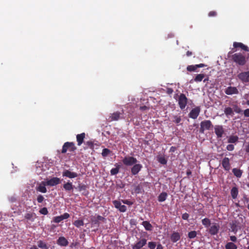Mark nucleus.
Returning <instances> with one entry per match:
<instances>
[{
    "label": "nucleus",
    "instance_id": "9b49d317",
    "mask_svg": "<svg viewBox=\"0 0 249 249\" xmlns=\"http://www.w3.org/2000/svg\"><path fill=\"white\" fill-rule=\"evenodd\" d=\"M200 111V107H196L194 108H193L189 114L190 118L196 119L198 116Z\"/></svg>",
    "mask_w": 249,
    "mask_h": 249
},
{
    "label": "nucleus",
    "instance_id": "f3484780",
    "mask_svg": "<svg viewBox=\"0 0 249 249\" xmlns=\"http://www.w3.org/2000/svg\"><path fill=\"white\" fill-rule=\"evenodd\" d=\"M69 217L70 214L68 213H66L60 216L54 217L53 218V221L55 223H58L64 219L68 218Z\"/></svg>",
    "mask_w": 249,
    "mask_h": 249
},
{
    "label": "nucleus",
    "instance_id": "1a4fd4ad",
    "mask_svg": "<svg viewBox=\"0 0 249 249\" xmlns=\"http://www.w3.org/2000/svg\"><path fill=\"white\" fill-rule=\"evenodd\" d=\"M114 207L117 209L120 212L124 213L126 211V207L124 205H122L120 201L115 200L112 201Z\"/></svg>",
    "mask_w": 249,
    "mask_h": 249
},
{
    "label": "nucleus",
    "instance_id": "6e6d98bb",
    "mask_svg": "<svg viewBox=\"0 0 249 249\" xmlns=\"http://www.w3.org/2000/svg\"><path fill=\"white\" fill-rule=\"evenodd\" d=\"M96 219H97V221H104L106 219L105 217L101 216V215H98L96 217Z\"/></svg>",
    "mask_w": 249,
    "mask_h": 249
},
{
    "label": "nucleus",
    "instance_id": "338daca9",
    "mask_svg": "<svg viewBox=\"0 0 249 249\" xmlns=\"http://www.w3.org/2000/svg\"><path fill=\"white\" fill-rule=\"evenodd\" d=\"M156 249H163V247L160 244H159L157 245Z\"/></svg>",
    "mask_w": 249,
    "mask_h": 249
},
{
    "label": "nucleus",
    "instance_id": "2eb2a0df",
    "mask_svg": "<svg viewBox=\"0 0 249 249\" xmlns=\"http://www.w3.org/2000/svg\"><path fill=\"white\" fill-rule=\"evenodd\" d=\"M238 77L243 82H249V71L241 72L238 75Z\"/></svg>",
    "mask_w": 249,
    "mask_h": 249
},
{
    "label": "nucleus",
    "instance_id": "49530a36",
    "mask_svg": "<svg viewBox=\"0 0 249 249\" xmlns=\"http://www.w3.org/2000/svg\"><path fill=\"white\" fill-rule=\"evenodd\" d=\"M148 246L150 249H155L156 247V243L154 242H149Z\"/></svg>",
    "mask_w": 249,
    "mask_h": 249
},
{
    "label": "nucleus",
    "instance_id": "c03bdc74",
    "mask_svg": "<svg viewBox=\"0 0 249 249\" xmlns=\"http://www.w3.org/2000/svg\"><path fill=\"white\" fill-rule=\"evenodd\" d=\"M40 213L44 215H47L48 213V211L46 207L40 209L39 211Z\"/></svg>",
    "mask_w": 249,
    "mask_h": 249
},
{
    "label": "nucleus",
    "instance_id": "de8ad7c7",
    "mask_svg": "<svg viewBox=\"0 0 249 249\" xmlns=\"http://www.w3.org/2000/svg\"><path fill=\"white\" fill-rule=\"evenodd\" d=\"M86 144L90 149H93L94 148V144L93 142L91 141L87 142Z\"/></svg>",
    "mask_w": 249,
    "mask_h": 249
},
{
    "label": "nucleus",
    "instance_id": "e2e57ef3",
    "mask_svg": "<svg viewBox=\"0 0 249 249\" xmlns=\"http://www.w3.org/2000/svg\"><path fill=\"white\" fill-rule=\"evenodd\" d=\"M198 213L200 215H205L204 211L201 209H200L199 210H198Z\"/></svg>",
    "mask_w": 249,
    "mask_h": 249
},
{
    "label": "nucleus",
    "instance_id": "39448f33",
    "mask_svg": "<svg viewBox=\"0 0 249 249\" xmlns=\"http://www.w3.org/2000/svg\"><path fill=\"white\" fill-rule=\"evenodd\" d=\"M124 165L127 166H130L134 165L137 162L136 158L131 156H126L122 160Z\"/></svg>",
    "mask_w": 249,
    "mask_h": 249
},
{
    "label": "nucleus",
    "instance_id": "72a5a7b5",
    "mask_svg": "<svg viewBox=\"0 0 249 249\" xmlns=\"http://www.w3.org/2000/svg\"><path fill=\"white\" fill-rule=\"evenodd\" d=\"M63 188L66 191H71L73 190V185L71 182H68L63 185Z\"/></svg>",
    "mask_w": 249,
    "mask_h": 249
},
{
    "label": "nucleus",
    "instance_id": "4d7b16f0",
    "mask_svg": "<svg viewBox=\"0 0 249 249\" xmlns=\"http://www.w3.org/2000/svg\"><path fill=\"white\" fill-rule=\"evenodd\" d=\"M244 115L246 117H249V108H247L244 111Z\"/></svg>",
    "mask_w": 249,
    "mask_h": 249
},
{
    "label": "nucleus",
    "instance_id": "f257e3e1",
    "mask_svg": "<svg viewBox=\"0 0 249 249\" xmlns=\"http://www.w3.org/2000/svg\"><path fill=\"white\" fill-rule=\"evenodd\" d=\"M229 52L228 53V58L236 65L243 66L246 65L249 59V54L243 53H235Z\"/></svg>",
    "mask_w": 249,
    "mask_h": 249
},
{
    "label": "nucleus",
    "instance_id": "f03ea898",
    "mask_svg": "<svg viewBox=\"0 0 249 249\" xmlns=\"http://www.w3.org/2000/svg\"><path fill=\"white\" fill-rule=\"evenodd\" d=\"M188 98L184 93H180L178 95L177 99L179 108L182 110L184 109L188 104Z\"/></svg>",
    "mask_w": 249,
    "mask_h": 249
},
{
    "label": "nucleus",
    "instance_id": "7c9ffc66",
    "mask_svg": "<svg viewBox=\"0 0 249 249\" xmlns=\"http://www.w3.org/2000/svg\"><path fill=\"white\" fill-rule=\"evenodd\" d=\"M233 174L237 178H240L242 175V171L237 168H233L232 170Z\"/></svg>",
    "mask_w": 249,
    "mask_h": 249
},
{
    "label": "nucleus",
    "instance_id": "680f3d73",
    "mask_svg": "<svg viewBox=\"0 0 249 249\" xmlns=\"http://www.w3.org/2000/svg\"><path fill=\"white\" fill-rule=\"evenodd\" d=\"M140 109L141 110L143 111V110H145L148 109L149 108H148V107H147L146 106H143L140 107Z\"/></svg>",
    "mask_w": 249,
    "mask_h": 249
},
{
    "label": "nucleus",
    "instance_id": "bf43d9fd",
    "mask_svg": "<svg viewBox=\"0 0 249 249\" xmlns=\"http://www.w3.org/2000/svg\"><path fill=\"white\" fill-rule=\"evenodd\" d=\"M230 240L231 242H236L237 241V238L235 236L232 235L230 236Z\"/></svg>",
    "mask_w": 249,
    "mask_h": 249
},
{
    "label": "nucleus",
    "instance_id": "20e7f679",
    "mask_svg": "<svg viewBox=\"0 0 249 249\" xmlns=\"http://www.w3.org/2000/svg\"><path fill=\"white\" fill-rule=\"evenodd\" d=\"M199 132L204 133L205 130H210L213 127L212 122L210 120H204L200 123Z\"/></svg>",
    "mask_w": 249,
    "mask_h": 249
},
{
    "label": "nucleus",
    "instance_id": "a18cd8bd",
    "mask_svg": "<svg viewBox=\"0 0 249 249\" xmlns=\"http://www.w3.org/2000/svg\"><path fill=\"white\" fill-rule=\"evenodd\" d=\"M44 200L45 198L44 196L41 195H39L37 196L36 200L38 203H42Z\"/></svg>",
    "mask_w": 249,
    "mask_h": 249
},
{
    "label": "nucleus",
    "instance_id": "13d9d810",
    "mask_svg": "<svg viewBox=\"0 0 249 249\" xmlns=\"http://www.w3.org/2000/svg\"><path fill=\"white\" fill-rule=\"evenodd\" d=\"M91 221L93 224L99 225V222L97 221V219L95 218H93L91 219Z\"/></svg>",
    "mask_w": 249,
    "mask_h": 249
},
{
    "label": "nucleus",
    "instance_id": "473e14b6",
    "mask_svg": "<svg viewBox=\"0 0 249 249\" xmlns=\"http://www.w3.org/2000/svg\"><path fill=\"white\" fill-rule=\"evenodd\" d=\"M238 139L237 136L231 135L229 137L228 142L229 143H235L238 141Z\"/></svg>",
    "mask_w": 249,
    "mask_h": 249
},
{
    "label": "nucleus",
    "instance_id": "412c9836",
    "mask_svg": "<svg viewBox=\"0 0 249 249\" xmlns=\"http://www.w3.org/2000/svg\"><path fill=\"white\" fill-rule=\"evenodd\" d=\"M57 244L60 246L66 247L68 245L69 242L65 237L61 236L57 239Z\"/></svg>",
    "mask_w": 249,
    "mask_h": 249
},
{
    "label": "nucleus",
    "instance_id": "69168bd1",
    "mask_svg": "<svg viewBox=\"0 0 249 249\" xmlns=\"http://www.w3.org/2000/svg\"><path fill=\"white\" fill-rule=\"evenodd\" d=\"M176 150V147H175V146H172L171 147L170 149V152H174Z\"/></svg>",
    "mask_w": 249,
    "mask_h": 249
},
{
    "label": "nucleus",
    "instance_id": "864d4df0",
    "mask_svg": "<svg viewBox=\"0 0 249 249\" xmlns=\"http://www.w3.org/2000/svg\"><path fill=\"white\" fill-rule=\"evenodd\" d=\"M216 15H217V13H216V12H215L214 11H210L208 14V16L209 17H215V16H216Z\"/></svg>",
    "mask_w": 249,
    "mask_h": 249
},
{
    "label": "nucleus",
    "instance_id": "5701e85b",
    "mask_svg": "<svg viewBox=\"0 0 249 249\" xmlns=\"http://www.w3.org/2000/svg\"><path fill=\"white\" fill-rule=\"evenodd\" d=\"M85 136L86 134L84 132L76 135V141L78 146H80L83 143Z\"/></svg>",
    "mask_w": 249,
    "mask_h": 249
},
{
    "label": "nucleus",
    "instance_id": "4be33fe9",
    "mask_svg": "<svg viewBox=\"0 0 249 249\" xmlns=\"http://www.w3.org/2000/svg\"><path fill=\"white\" fill-rule=\"evenodd\" d=\"M46 186H47L46 184H45V181H42L41 183L39 184L38 186L36 187V190L37 191L42 193H45L47 192V190L46 188Z\"/></svg>",
    "mask_w": 249,
    "mask_h": 249
},
{
    "label": "nucleus",
    "instance_id": "6e6552de",
    "mask_svg": "<svg viewBox=\"0 0 249 249\" xmlns=\"http://www.w3.org/2000/svg\"><path fill=\"white\" fill-rule=\"evenodd\" d=\"M220 226L218 223H213V225L210 227L209 229V233L211 235H216L219 231Z\"/></svg>",
    "mask_w": 249,
    "mask_h": 249
},
{
    "label": "nucleus",
    "instance_id": "f8f14e48",
    "mask_svg": "<svg viewBox=\"0 0 249 249\" xmlns=\"http://www.w3.org/2000/svg\"><path fill=\"white\" fill-rule=\"evenodd\" d=\"M214 132L217 138H221L224 133V129L222 125H216L214 126Z\"/></svg>",
    "mask_w": 249,
    "mask_h": 249
},
{
    "label": "nucleus",
    "instance_id": "c9c22d12",
    "mask_svg": "<svg viewBox=\"0 0 249 249\" xmlns=\"http://www.w3.org/2000/svg\"><path fill=\"white\" fill-rule=\"evenodd\" d=\"M116 167L112 168L110 170V174L111 175H115L117 174L119 172L120 165L116 163L115 165Z\"/></svg>",
    "mask_w": 249,
    "mask_h": 249
},
{
    "label": "nucleus",
    "instance_id": "a19ab883",
    "mask_svg": "<svg viewBox=\"0 0 249 249\" xmlns=\"http://www.w3.org/2000/svg\"><path fill=\"white\" fill-rule=\"evenodd\" d=\"M197 233L195 231H191L189 232L188 234V238L190 239H193L195 238L196 236Z\"/></svg>",
    "mask_w": 249,
    "mask_h": 249
},
{
    "label": "nucleus",
    "instance_id": "bb28decb",
    "mask_svg": "<svg viewBox=\"0 0 249 249\" xmlns=\"http://www.w3.org/2000/svg\"><path fill=\"white\" fill-rule=\"evenodd\" d=\"M171 119L172 120V121L174 123H175L176 124H179L181 121V118L180 116H178V115H172L171 116Z\"/></svg>",
    "mask_w": 249,
    "mask_h": 249
},
{
    "label": "nucleus",
    "instance_id": "dca6fc26",
    "mask_svg": "<svg viewBox=\"0 0 249 249\" xmlns=\"http://www.w3.org/2000/svg\"><path fill=\"white\" fill-rule=\"evenodd\" d=\"M147 240L142 238L132 246V249H141L146 244Z\"/></svg>",
    "mask_w": 249,
    "mask_h": 249
},
{
    "label": "nucleus",
    "instance_id": "79ce46f5",
    "mask_svg": "<svg viewBox=\"0 0 249 249\" xmlns=\"http://www.w3.org/2000/svg\"><path fill=\"white\" fill-rule=\"evenodd\" d=\"M110 152L111 151L109 149L107 148H104L102 150V155L103 157H107Z\"/></svg>",
    "mask_w": 249,
    "mask_h": 249
},
{
    "label": "nucleus",
    "instance_id": "5fc2aeb1",
    "mask_svg": "<svg viewBox=\"0 0 249 249\" xmlns=\"http://www.w3.org/2000/svg\"><path fill=\"white\" fill-rule=\"evenodd\" d=\"M189 217V214L186 213L182 214V218L184 220H188Z\"/></svg>",
    "mask_w": 249,
    "mask_h": 249
},
{
    "label": "nucleus",
    "instance_id": "423d86ee",
    "mask_svg": "<svg viewBox=\"0 0 249 249\" xmlns=\"http://www.w3.org/2000/svg\"><path fill=\"white\" fill-rule=\"evenodd\" d=\"M233 48L232 49L231 52H236L238 51V48H240L242 50H243L245 52H249V48L241 42H233Z\"/></svg>",
    "mask_w": 249,
    "mask_h": 249
},
{
    "label": "nucleus",
    "instance_id": "393cba45",
    "mask_svg": "<svg viewBox=\"0 0 249 249\" xmlns=\"http://www.w3.org/2000/svg\"><path fill=\"white\" fill-rule=\"evenodd\" d=\"M24 217L26 219L33 222L36 217V214L33 212H29L25 214Z\"/></svg>",
    "mask_w": 249,
    "mask_h": 249
},
{
    "label": "nucleus",
    "instance_id": "3c124183",
    "mask_svg": "<svg viewBox=\"0 0 249 249\" xmlns=\"http://www.w3.org/2000/svg\"><path fill=\"white\" fill-rule=\"evenodd\" d=\"M226 149L228 150V151H231L232 150H234V146L233 144H228L227 147H226Z\"/></svg>",
    "mask_w": 249,
    "mask_h": 249
},
{
    "label": "nucleus",
    "instance_id": "aec40b11",
    "mask_svg": "<svg viewBox=\"0 0 249 249\" xmlns=\"http://www.w3.org/2000/svg\"><path fill=\"white\" fill-rule=\"evenodd\" d=\"M225 92L227 95H232L234 94H238V90L236 87L230 86L225 89Z\"/></svg>",
    "mask_w": 249,
    "mask_h": 249
},
{
    "label": "nucleus",
    "instance_id": "e433bc0d",
    "mask_svg": "<svg viewBox=\"0 0 249 249\" xmlns=\"http://www.w3.org/2000/svg\"><path fill=\"white\" fill-rule=\"evenodd\" d=\"M37 246L41 249H48L46 243L42 240H39L37 242Z\"/></svg>",
    "mask_w": 249,
    "mask_h": 249
},
{
    "label": "nucleus",
    "instance_id": "7ed1b4c3",
    "mask_svg": "<svg viewBox=\"0 0 249 249\" xmlns=\"http://www.w3.org/2000/svg\"><path fill=\"white\" fill-rule=\"evenodd\" d=\"M76 147L73 142H66L62 146L61 153L65 154L68 150L70 152H74L76 150Z\"/></svg>",
    "mask_w": 249,
    "mask_h": 249
},
{
    "label": "nucleus",
    "instance_id": "ddd939ff",
    "mask_svg": "<svg viewBox=\"0 0 249 249\" xmlns=\"http://www.w3.org/2000/svg\"><path fill=\"white\" fill-rule=\"evenodd\" d=\"M122 113L118 111L115 112L111 113L108 117V120L109 122L117 121L122 118Z\"/></svg>",
    "mask_w": 249,
    "mask_h": 249
},
{
    "label": "nucleus",
    "instance_id": "0eeeda50",
    "mask_svg": "<svg viewBox=\"0 0 249 249\" xmlns=\"http://www.w3.org/2000/svg\"><path fill=\"white\" fill-rule=\"evenodd\" d=\"M145 182H140L138 184H133V189L132 194L135 193L136 194H142L144 192L143 187L145 184Z\"/></svg>",
    "mask_w": 249,
    "mask_h": 249
},
{
    "label": "nucleus",
    "instance_id": "8fccbe9b",
    "mask_svg": "<svg viewBox=\"0 0 249 249\" xmlns=\"http://www.w3.org/2000/svg\"><path fill=\"white\" fill-rule=\"evenodd\" d=\"M122 202L125 204L128 205L129 206L132 205L133 204L132 201H131L128 199L122 200Z\"/></svg>",
    "mask_w": 249,
    "mask_h": 249
},
{
    "label": "nucleus",
    "instance_id": "58836bf2",
    "mask_svg": "<svg viewBox=\"0 0 249 249\" xmlns=\"http://www.w3.org/2000/svg\"><path fill=\"white\" fill-rule=\"evenodd\" d=\"M158 161L161 164L165 165L167 163V160L164 156H159L157 157Z\"/></svg>",
    "mask_w": 249,
    "mask_h": 249
},
{
    "label": "nucleus",
    "instance_id": "6ab92c4d",
    "mask_svg": "<svg viewBox=\"0 0 249 249\" xmlns=\"http://www.w3.org/2000/svg\"><path fill=\"white\" fill-rule=\"evenodd\" d=\"M62 176L70 178H75L78 176V174L75 172H72L69 170H65L63 172Z\"/></svg>",
    "mask_w": 249,
    "mask_h": 249
},
{
    "label": "nucleus",
    "instance_id": "37998d69",
    "mask_svg": "<svg viewBox=\"0 0 249 249\" xmlns=\"http://www.w3.org/2000/svg\"><path fill=\"white\" fill-rule=\"evenodd\" d=\"M197 69L196 65H189L187 67V70L189 71H195Z\"/></svg>",
    "mask_w": 249,
    "mask_h": 249
},
{
    "label": "nucleus",
    "instance_id": "ea45409f",
    "mask_svg": "<svg viewBox=\"0 0 249 249\" xmlns=\"http://www.w3.org/2000/svg\"><path fill=\"white\" fill-rule=\"evenodd\" d=\"M84 224L83 220H77L73 222V225L77 228H80L81 226H83Z\"/></svg>",
    "mask_w": 249,
    "mask_h": 249
},
{
    "label": "nucleus",
    "instance_id": "b1692460",
    "mask_svg": "<svg viewBox=\"0 0 249 249\" xmlns=\"http://www.w3.org/2000/svg\"><path fill=\"white\" fill-rule=\"evenodd\" d=\"M170 239L172 242H177L180 240V235L178 232L174 231L171 234Z\"/></svg>",
    "mask_w": 249,
    "mask_h": 249
},
{
    "label": "nucleus",
    "instance_id": "4468645a",
    "mask_svg": "<svg viewBox=\"0 0 249 249\" xmlns=\"http://www.w3.org/2000/svg\"><path fill=\"white\" fill-rule=\"evenodd\" d=\"M142 168V165L140 163H135L131 168V173L132 175H137Z\"/></svg>",
    "mask_w": 249,
    "mask_h": 249
},
{
    "label": "nucleus",
    "instance_id": "774afa93",
    "mask_svg": "<svg viewBox=\"0 0 249 249\" xmlns=\"http://www.w3.org/2000/svg\"><path fill=\"white\" fill-rule=\"evenodd\" d=\"M173 90L172 89H167V93L168 94H171L173 92Z\"/></svg>",
    "mask_w": 249,
    "mask_h": 249
},
{
    "label": "nucleus",
    "instance_id": "c756f323",
    "mask_svg": "<svg viewBox=\"0 0 249 249\" xmlns=\"http://www.w3.org/2000/svg\"><path fill=\"white\" fill-rule=\"evenodd\" d=\"M231 196L233 199H235L238 195V188L236 187L232 188L231 191Z\"/></svg>",
    "mask_w": 249,
    "mask_h": 249
},
{
    "label": "nucleus",
    "instance_id": "09e8293b",
    "mask_svg": "<svg viewBox=\"0 0 249 249\" xmlns=\"http://www.w3.org/2000/svg\"><path fill=\"white\" fill-rule=\"evenodd\" d=\"M78 189L79 191H85L87 189V186L84 184H79L78 186Z\"/></svg>",
    "mask_w": 249,
    "mask_h": 249
},
{
    "label": "nucleus",
    "instance_id": "603ef678",
    "mask_svg": "<svg viewBox=\"0 0 249 249\" xmlns=\"http://www.w3.org/2000/svg\"><path fill=\"white\" fill-rule=\"evenodd\" d=\"M234 110L237 113H240L242 111V109L237 106H235V107L234 108Z\"/></svg>",
    "mask_w": 249,
    "mask_h": 249
},
{
    "label": "nucleus",
    "instance_id": "052dcab7",
    "mask_svg": "<svg viewBox=\"0 0 249 249\" xmlns=\"http://www.w3.org/2000/svg\"><path fill=\"white\" fill-rule=\"evenodd\" d=\"M132 121H133L134 125H139L140 124V121H138L137 119H136V121H135L134 119H133Z\"/></svg>",
    "mask_w": 249,
    "mask_h": 249
},
{
    "label": "nucleus",
    "instance_id": "f704fd0d",
    "mask_svg": "<svg viewBox=\"0 0 249 249\" xmlns=\"http://www.w3.org/2000/svg\"><path fill=\"white\" fill-rule=\"evenodd\" d=\"M224 113L227 116H233L234 114L232 109L230 107H226L224 109Z\"/></svg>",
    "mask_w": 249,
    "mask_h": 249
},
{
    "label": "nucleus",
    "instance_id": "cd10ccee",
    "mask_svg": "<svg viewBox=\"0 0 249 249\" xmlns=\"http://www.w3.org/2000/svg\"><path fill=\"white\" fill-rule=\"evenodd\" d=\"M142 226L144 227L146 231H152V226L149 223V222L147 221H144L142 222Z\"/></svg>",
    "mask_w": 249,
    "mask_h": 249
},
{
    "label": "nucleus",
    "instance_id": "4c0bfd02",
    "mask_svg": "<svg viewBox=\"0 0 249 249\" xmlns=\"http://www.w3.org/2000/svg\"><path fill=\"white\" fill-rule=\"evenodd\" d=\"M202 224L203 225L205 226L206 228H208L211 225V220L208 218H205L203 219L201 221Z\"/></svg>",
    "mask_w": 249,
    "mask_h": 249
},
{
    "label": "nucleus",
    "instance_id": "0e129e2a",
    "mask_svg": "<svg viewBox=\"0 0 249 249\" xmlns=\"http://www.w3.org/2000/svg\"><path fill=\"white\" fill-rule=\"evenodd\" d=\"M196 66L197 68H198L204 67L205 66V65L201 63V64L196 65Z\"/></svg>",
    "mask_w": 249,
    "mask_h": 249
},
{
    "label": "nucleus",
    "instance_id": "9d476101",
    "mask_svg": "<svg viewBox=\"0 0 249 249\" xmlns=\"http://www.w3.org/2000/svg\"><path fill=\"white\" fill-rule=\"evenodd\" d=\"M60 183V179L57 177H53L50 179H47L45 181V184L47 186H53L59 184Z\"/></svg>",
    "mask_w": 249,
    "mask_h": 249
},
{
    "label": "nucleus",
    "instance_id": "c85d7f7f",
    "mask_svg": "<svg viewBox=\"0 0 249 249\" xmlns=\"http://www.w3.org/2000/svg\"><path fill=\"white\" fill-rule=\"evenodd\" d=\"M167 197V194L166 192H162L158 196V200L159 202L164 201Z\"/></svg>",
    "mask_w": 249,
    "mask_h": 249
},
{
    "label": "nucleus",
    "instance_id": "a211bd4d",
    "mask_svg": "<svg viewBox=\"0 0 249 249\" xmlns=\"http://www.w3.org/2000/svg\"><path fill=\"white\" fill-rule=\"evenodd\" d=\"M222 165L224 169L226 171H229L231 169V164L230 160L228 158L225 157L222 161Z\"/></svg>",
    "mask_w": 249,
    "mask_h": 249
},
{
    "label": "nucleus",
    "instance_id": "2f4dec72",
    "mask_svg": "<svg viewBox=\"0 0 249 249\" xmlns=\"http://www.w3.org/2000/svg\"><path fill=\"white\" fill-rule=\"evenodd\" d=\"M226 249H237V246L233 242H228L225 245Z\"/></svg>",
    "mask_w": 249,
    "mask_h": 249
},
{
    "label": "nucleus",
    "instance_id": "a878e982",
    "mask_svg": "<svg viewBox=\"0 0 249 249\" xmlns=\"http://www.w3.org/2000/svg\"><path fill=\"white\" fill-rule=\"evenodd\" d=\"M205 75L203 73L197 74L196 75L195 77L193 80H191L190 81V83H192L194 80L196 82H200L203 80V79L205 78Z\"/></svg>",
    "mask_w": 249,
    "mask_h": 249
}]
</instances>
